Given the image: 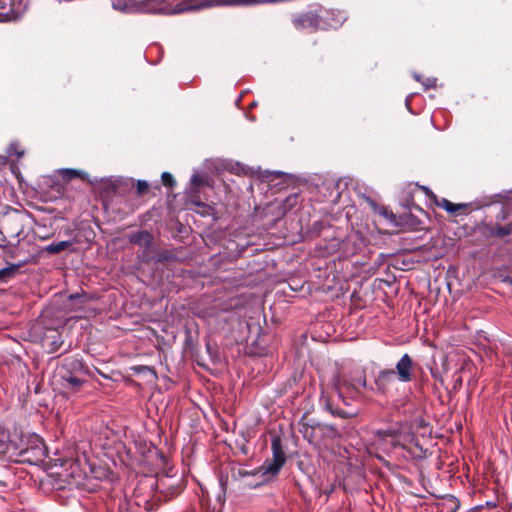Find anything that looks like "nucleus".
<instances>
[{"instance_id": "1", "label": "nucleus", "mask_w": 512, "mask_h": 512, "mask_svg": "<svg viewBox=\"0 0 512 512\" xmlns=\"http://www.w3.org/2000/svg\"><path fill=\"white\" fill-rule=\"evenodd\" d=\"M24 441L26 448L18 446L17 442H15L11 458H14L15 462L19 463H40L46 456L42 439L36 434H31L26 435Z\"/></svg>"}, {"instance_id": "2", "label": "nucleus", "mask_w": 512, "mask_h": 512, "mask_svg": "<svg viewBox=\"0 0 512 512\" xmlns=\"http://www.w3.org/2000/svg\"><path fill=\"white\" fill-rule=\"evenodd\" d=\"M377 436L385 442H389L392 448L408 449L416 442V437L408 423H397L387 429L378 430Z\"/></svg>"}, {"instance_id": "3", "label": "nucleus", "mask_w": 512, "mask_h": 512, "mask_svg": "<svg viewBox=\"0 0 512 512\" xmlns=\"http://www.w3.org/2000/svg\"><path fill=\"white\" fill-rule=\"evenodd\" d=\"M183 488L182 478L175 475H159L155 481V489L158 497L164 501H169L179 495Z\"/></svg>"}, {"instance_id": "4", "label": "nucleus", "mask_w": 512, "mask_h": 512, "mask_svg": "<svg viewBox=\"0 0 512 512\" xmlns=\"http://www.w3.org/2000/svg\"><path fill=\"white\" fill-rule=\"evenodd\" d=\"M394 374L401 383H408L414 379L415 363L409 354H404L396 363Z\"/></svg>"}, {"instance_id": "5", "label": "nucleus", "mask_w": 512, "mask_h": 512, "mask_svg": "<svg viewBox=\"0 0 512 512\" xmlns=\"http://www.w3.org/2000/svg\"><path fill=\"white\" fill-rule=\"evenodd\" d=\"M273 457L271 460H266L262 465L263 474H277L286 461L285 454L278 440L272 443Z\"/></svg>"}, {"instance_id": "6", "label": "nucleus", "mask_w": 512, "mask_h": 512, "mask_svg": "<svg viewBox=\"0 0 512 512\" xmlns=\"http://www.w3.org/2000/svg\"><path fill=\"white\" fill-rule=\"evenodd\" d=\"M396 381L398 380L395 377L393 369L380 370L374 380L376 391L385 394Z\"/></svg>"}, {"instance_id": "7", "label": "nucleus", "mask_w": 512, "mask_h": 512, "mask_svg": "<svg viewBox=\"0 0 512 512\" xmlns=\"http://www.w3.org/2000/svg\"><path fill=\"white\" fill-rule=\"evenodd\" d=\"M359 387L366 388L367 381L365 377H358L354 379L353 382L347 383L346 381H338L335 383V391L339 398H344L345 392L358 393Z\"/></svg>"}, {"instance_id": "8", "label": "nucleus", "mask_w": 512, "mask_h": 512, "mask_svg": "<svg viewBox=\"0 0 512 512\" xmlns=\"http://www.w3.org/2000/svg\"><path fill=\"white\" fill-rule=\"evenodd\" d=\"M41 341L42 345L47 348L50 353L56 352L63 344L62 335L58 329H47Z\"/></svg>"}, {"instance_id": "9", "label": "nucleus", "mask_w": 512, "mask_h": 512, "mask_svg": "<svg viewBox=\"0 0 512 512\" xmlns=\"http://www.w3.org/2000/svg\"><path fill=\"white\" fill-rule=\"evenodd\" d=\"M62 378L64 381V387L70 389L73 392L78 391L82 384L85 382V380L72 373L65 374L62 376Z\"/></svg>"}, {"instance_id": "10", "label": "nucleus", "mask_w": 512, "mask_h": 512, "mask_svg": "<svg viewBox=\"0 0 512 512\" xmlns=\"http://www.w3.org/2000/svg\"><path fill=\"white\" fill-rule=\"evenodd\" d=\"M436 204L451 214L458 213L467 208L466 204H455L446 198H442L441 200L437 201Z\"/></svg>"}, {"instance_id": "11", "label": "nucleus", "mask_w": 512, "mask_h": 512, "mask_svg": "<svg viewBox=\"0 0 512 512\" xmlns=\"http://www.w3.org/2000/svg\"><path fill=\"white\" fill-rule=\"evenodd\" d=\"M59 174L64 180L70 181L74 178H80L82 180H86L88 174L83 170L65 168L59 171Z\"/></svg>"}, {"instance_id": "12", "label": "nucleus", "mask_w": 512, "mask_h": 512, "mask_svg": "<svg viewBox=\"0 0 512 512\" xmlns=\"http://www.w3.org/2000/svg\"><path fill=\"white\" fill-rule=\"evenodd\" d=\"M74 241H70V240H67V241H60L58 243H51L49 245H47L46 247H44V251L49 253V254H58L70 247H72L74 245Z\"/></svg>"}, {"instance_id": "13", "label": "nucleus", "mask_w": 512, "mask_h": 512, "mask_svg": "<svg viewBox=\"0 0 512 512\" xmlns=\"http://www.w3.org/2000/svg\"><path fill=\"white\" fill-rule=\"evenodd\" d=\"M8 435L4 431H0V456L8 454L11 458V453L14 451V444L7 442Z\"/></svg>"}, {"instance_id": "14", "label": "nucleus", "mask_w": 512, "mask_h": 512, "mask_svg": "<svg viewBox=\"0 0 512 512\" xmlns=\"http://www.w3.org/2000/svg\"><path fill=\"white\" fill-rule=\"evenodd\" d=\"M296 23L302 27L314 26L318 23L317 14L313 12H307L302 14L297 20Z\"/></svg>"}, {"instance_id": "15", "label": "nucleus", "mask_w": 512, "mask_h": 512, "mask_svg": "<svg viewBox=\"0 0 512 512\" xmlns=\"http://www.w3.org/2000/svg\"><path fill=\"white\" fill-rule=\"evenodd\" d=\"M65 366L68 367L67 374L71 373V371H73L75 373L79 372V373H83V374L88 373L87 367H85L82 360H80V359H71L70 361H68L65 364Z\"/></svg>"}, {"instance_id": "16", "label": "nucleus", "mask_w": 512, "mask_h": 512, "mask_svg": "<svg viewBox=\"0 0 512 512\" xmlns=\"http://www.w3.org/2000/svg\"><path fill=\"white\" fill-rule=\"evenodd\" d=\"M112 6L114 9L122 12H129L134 7L131 0H112Z\"/></svg>"}, {"instance_id": "17", "label": "nucleus", "mask_w": 512, "mask_h": 512, "mask_svg": "<svg viewBox=\"0 0 512 512\" xmlns=\"http://www.w3.org/2000/svg\"><path fill=\"white\" fill-rule=\"evenodd\" d=\"M150 241H151V236L148 232L141 231V232L132 234L130 236L131 243L139 244V243L144 242L145 244H148V243H150Z\"/></svg>"}, {"instance_id": "18", "label": "nucleus", "mask_w": 512, "mask_h": 512, "mask_svg": "<svg viewBox=\"0 0 512 512\" xmlns=\"http://www.w3.org/2000/svg\"><path fill=\"white\" fill-rule=\"evenodd\" d=\"M512 233V225L501 226L495 228L493 234L497 237H504Z\"/></svg>"}, {"instance_id": "19", "label": "nucleus", "mask_w": 512, "mask_h": 512, "mask_svg": "<svg viewBox=\"0 0 512 512\" xmlns=\"http://www.w3.org/2000/svg\"><path fill=\"white\" fill-rule=\"evenodd\" d=\"M161 180H162V183L165 185V186H170L172 187L174 184H175V181H174V178L173 176L168 173V172H163L162 175H161Z\"/></svg>"}, {"instance_id": "20", "label": "nucleus", "mask_w": 512, "mask_h": 512, "mask_svg": "<svg viewBox=\"0 0 512 512\" xmlns=\"http://www.w3.org/2000/svg\"><path fill=\"white\" fill-rule=\"evenodd\" d=\"M136 188H137V193L140 195V194L145 193L149 189V184L144 180H138Z\"/></svg>"}, {"instance_id": "21", "label": "nucleus", "mask_w": 512, "mask_h": 512, "mask_svg": "<svg viewBox=\"0 0 512 512\" xmlns=\"http://www.w3.org/2000/svg\"><path fill=\"white\" fill-rule=\"evenodd\" d=\"M70 301H78L79 303H85L86 302V295L85 294H71L69 296Z\"/></svg>"}, {"instance_id": "22", "label": "nucleus", "mask_w": 512, "mask_h": 512, "mask_svg": "<svg viewBox=\"0 0 512 512\" xmlns=\"http://www.w3.org/2000/svg\"><path fill=\"white\" fill-rule=\"evenodd\" d=\"M298 199V195L294 194L286 198L285 203L289 205V207H292L296 204Z\"/></svg>"}, {"instance_id": "23", "label": "nucleus", "mask_w": 512, "mask_h": 512, "mask_svg": "<svg viewBox=\"0 0 512 512\" xmlns=\"http://www.w3.org/2000/svg\"><path fill=\"white\" fill-rule=\"evenodd\" d=\"M10 274V270L9 269H1L0 270V281L3 280L7 275Z\"/></svg>"}, {"instance_id": "24", "label": "nucleus", "mask_w": 512, "mask_h": 512, "mask_svg": "<svg viewBox=\"0 0 512 512\" xmlns=\"http://www.w3.org/2000/svg\"><path fill=\"white\" fill-rule=\"evenodd\" d=\"M23 440H25V436L21 437L20 442L17 444H18V446H21L22 448H26L25 441L23 442Z\"/></svg>"}, {"instance_id": "25", "label": "nucleus", "mask_w": 512, "mask_h": 512, "mask_svg": "<svg viewBox=\"0 0 512 512\" xmlns=\"http://www.w3.org/2000/svg\"><path fill=\"white\" fill-rule=\"evenodd\" d=\"M15 153V144H12L9 148V154L13 155Z\"/></svg>"}, {"instance_id": "26", "label": "nucleus", "mask_w": 512, "mask_h": 512, "mask_svg": "<svg viewBox=\"0 0 512 512\" xmlns=\"http://www.w3.org/2000/svg\"><path fill=\"white\" fill-rule=\"evenodd\" d=\"M192 182H193V183H198V177H197L196 175H194V176L192 177Z\"/></svg>"}, {"instance_id": "27", "label": "nucleus", "mask_w": 512, "mask_h": 512, "mask_svg": "<svg viewBox=\"0 0 512 512\" xmlns=\"http://www.w3.org/2000/svg\"><path fill=\"white\" fill-rule=\"evenodd\" d=\"M383 215H386V210L383 209V211L381 212Z\"/></svg>"}]
</instances>
